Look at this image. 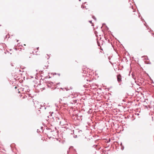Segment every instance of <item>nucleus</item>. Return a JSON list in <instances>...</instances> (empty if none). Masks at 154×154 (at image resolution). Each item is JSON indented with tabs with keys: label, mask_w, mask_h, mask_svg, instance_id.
Masks as SVG:
<instances>
[{
	"label": "nucleus",
	"mask_w": 154,
	"mask_h": 154,
	"mask_svg": "<svg viewBox=\"0 0 154 154\" xmlns=\"http://www.w3.org/2000/svg\"><path fill=\"white\" fill-rule=\"evenodd\" d=\"M77 119L79 120H82V119L83 116L80 113H79L76 115Z\"/></svg>",
	"instance_id": "f257e3e1"
},
{
	"label": "nucleus",
	"mask_w": 154,
	"mask_h": 154,
	"mask_svg": "<svg viewBox=\"0 0 154 154\" xmlns=\"http://www.w3.org/2000/svg\"><path fill=\"white\" fill-rule=\"evenodd\" d=\"M101 39H96L97 44L98 46H100V45L101 44L102 45L103 44V42L102 40H101Z\"/></svg>",
	"instance_id": "f03ea898"
},
{
	"label": "nucleus",
	"mask_w": 154,
	"mask_h": 154,
	"mask_svg": "<svg viewBox=\"0 0 154 154\" xmlns=\"http://www.w3.org/2000/svg\"><path fill=\"white\" fill-rule=\"evenodd\" d=\"M39 106H35V107L36 108V109H46V107H45L44 106H42L41 105H39Z\"/></svg>",
	"instance_id": "7ed1b4c3"
},
{
	"label": "nucleus",
	"mask_w": 154,
	"mask_h": 154,
	"mask_svg": "<svg viewBox=\"0 0 154 154\" xmlns=\"http://www.w3.org/2000/svg\"><path fill=\"white\" fill-rule=\"evenodd\" d=\"M75 134H76L77 133H78V136H80L81 134H82V130H76L75 131Z\"/></svg>",
	"instance_id": "20e7f679"
},
{
	"label": "nucleus",
	"mask_w": 154,
	"mask_h": 154,
	"mask_svg": "<svg viewBox=\"0 0 154 154\" xmlns=\"http://www.w3.org/2000/svg\"><path fill=\"white\" fill-rule=\"evenodd\" d=\"M117 81L118 82H119L121 81V77H117Z\"/></svg>",
	"instance_id": "39448f33"
},
{
	"label": "nucleus",
	"mask_w": 154,
	"mask_h": 154,
	"mask_svg": "<svg viewBox=\"0 0 154 154\" xmlns=\"http://www.w3.org/2000/svg\"><path fill=\"white\" fill-rule=\"evenodd\" d=\"M124 147L123 146H121V149L122 150H123L124 149Z\"/></svg>",
	"instance_id": "423d86ee"
},
{
	"label": "nucleus",
	"mask_w": 154,
	"mask_h": 154,
	"mask_svg": "<svg viewBox=\"0 0 154 154\" xmlns=\"http://www.w3.org/2000/svg\"><path fill=\"white\" fill-rule=\"evenodd\" d=\"M73 95H71L70 96H69L68 97H71L72 98H73Z\"/></svg>",
	"instance_id": "0eeeda50"
},
{
	"label": "nucleus",
	"mask_w": 154,
	"mask_h": 154,
	"mask_svg": "<svg viewBox=\"0 0 154 154\" xmlns=\"http://www.w3.org/2000/svg\"><path fill=\"white\" fill-rule=\"evenodd\" d=\"M77 135H78V134L77 135H75V134H74V136H73L74 137V138H76V137H77Z\"/></svg>",
	"instance_id": "6e6552de"
},
{
	"label": "nucleus",
	"mask_w": 154,
	"mask_h": 154,
	"mask_svg": "<svg viewBox=\"0 0 154 154\" xmlns=\"http://www.w3.org/2000/svg\"><path fill=\"white\" fill-rule=\"evenodd\" d=\"M97 33H97V34H96L95 33V34H96V36L97 37V38H100L101 39V37H98V35H97Z\"/></svg>",
	"instance_id": "1a4fd4ad"
},
{
	"label": "nucleus",
	"mask_w": 154,
	"mask_h": 154,
	"mask_svg": "<svg viewBox=\"0 0 154 154\" xmlns=\"http://www.w3.org/2000/svg\"><path fill=\"white\" fill-rule=\"evenodd\" d=\"M53 84V83L52 82H50L49 83V84H50V85H52Z\"/></svg>",
	"instance_id": "9d476101"
},
{
	"label": "nucleus",
	"mask_w": 154,
	"mask_h": 154,
	"mask_svg": "<svg viewBox=\"0 0 154 154\" xmlns=\"http://www.w3.org/2000/svg\"><path fill=\"white\" fill-rule=\"evenodd\" d=\"M110 139H109V140L107 141V142H106L107 143H108L109 142H110Z\"/></svg>",
	"instance_id": "9b49d317"
},
{
	"label": "nucleus",
	"mask_w": 154,
	"mask_h": 154,
	"mask_svg": "<svg viewBox=\"0 0 154 154\" xmlns=\"http://www.w3.org/2000/svg\"><path fill=\"white\" fill-rule=\"evenodd\" d=\"M97 145H94L93 146V147H97Z\"/></svg>",
	"instance_id": "f8f14e48"
},
{
	"label": "nucleus",
	"mask_w": 154,
	"mask_h": 154,
	"mask_svg": "<svg viewBox=\"0 0 154 154\" xmlns=\"http://www.w3.org/2000/svg\"><path fill=\"white\" fill-rule=\"evenodd\" d=\"M73 146H71L69 149L70 150V149H73Z\"/></svg>",
	"instance_id": "ddd939ff"
},
{
	"label": "nucleus",
	"mask_w": 154,
	"mask_h": 154,
	"mask_svg": "<svg viewBox=\"0 0 154 154\" xmlns=\"http://www.w3.org/2000/svg\"><path fill=\"white\" fill-rule=\"evenodd\" d=\"M105 40H106L107 41H108V42H110V41L109 40V39H105Z\"/></svg>",
	"instance_id": "4468645a"
},
{
	"label": "nucleus",
	"mask_w": 154,
	"mask_h": 154,
	"mask_svg": "<svg viewBox=\"0 0 154 154\" xmlns=\"http://www.w3.org/2000/svg\"><path fill=\"white\" fill-rule=\"evenodd\" d=\"M37 133H39V132H40V131H39L38 129H37Z\"/></svg>",
	"instance_id": "2eb2a0df"
},
{
	"label": "nucleus",
	"mask_w": 154,
	"mask_h": 154,
	"mask_svg": "<svg viewBox=\"0 0 154 154\" xmlns=\"http://www.w3.org/2000/svg\"><path fill=\"white\" fill-rule=\"evenodd\" d=\"M120 145L121 146H123L122 145V143L121 142H120Z\"/></svg>",
	"instance_id": "dca6fc26"
},
{
	"label": "nucleus",
	"mask_w": 154,
	"mask_h": 154,
	"mask_svg": "<svg viewBox=\"0 0 154 154\" xmlns=\"http://www.w3.org/2000/svg\"><path fill=\"white\" fill-rule=\"evenodd\" d=\"M49 113H50V114H51V116H52V113H53V112H49Z\"/></svg>",
	"instance_id": "f3484780"
},
{
	"label": "nucleus",
	"mask_w": 154,
	"mask_h": 154,
	"mask_svg": "<svg viewBox=\"0 0 154 154\" xmlns=\"http://www.w3.org/2000/svg\"><path fill=\"white\" fill-rule=\"evenodd\" d=\"M48 87L49 88H51V86L50 85H48Z\"/></svg>",
	"instance_id": "a211bd4d"
},
{
	"label": "nucleus",
	"mask_w": 154,
	"mask_h": 154,
	"mask_svg": "<svg viewBox=\"0 0 154 154\" xmlns=\"http://www.w3.org/2000/svg\"><path fill=\"white\" fill-rule=\"evenodd\" d=\"M14 49L16 51H17V49L16 48H14Z\"/></svg>",
	"instance_id": "6ab92c4d"
},
{
	"label": "nucleus",
	"mask_w": 154,
	"mask_h": 154,
	"mask_svg": "<svg viewBox=\"0 0 154 154\" xmlns=\"http://www.w3.org/2000/svg\"><path fill=\"white\" fill-rule=\"evenodd\" d=\"M41 129H42H42H43V127H41Z\"/></svg>",
	"instance_id": "aec40b11"
},
{
	"label": "nucleus",
	"mask_w": 154,
	"mask_h": 154,
	"mask_svg": "<svg viewBox=\"0 0 154 154\" xmlns=\"http://www.w3.org/2000/svg\"><path fill=\"white\" fill-rule=\"evenodd\" d=\"M36 48L37 50H38V49H39V47H37Z\"/></svg>",
	"instance_id": "412c9836"
},
{
	"label": "nucleus",
	"mask_w": 154,
	"mask_h": 154,
	"mask_svg": "<svg viewBox=\"0 0 154 154\" xmlns=\"http://www.w3.org/2000/svg\"><path fill=\"white\" fill-rule=\"evenodd\" d=\"M132 77H133V78H134V79H135V78H134V75H133V74H132Z\"/></svg>",
	"instance_id": "4be33fe9"
},
{
	"label": "nucleus",
	"mask_w": 154,
	"mask_h": 154,
	"mask_svg": "<svg viewBox=\"0 0 154 154\" xmlns=\"http://www.w3.org/2000/svg\"><path fill=\"white\" fill-rule=\"evenodd\" d=\"M60 89H62V90H63V88H60Z\"/></svg>",
	"instance_id": "5701e85b"
},
{
	"label": "nucleus",
	"mask_w": 154,
	"mask_h": 154,
	"mask_svg": "<svg viewBox=\"0 0 154 154\" xmlns=\"http://www.w3.org/2000/svg\"><path fill=\"white\" fill-rule=\"evenodd\" d=\"M11 66H14L12 63V64H11Z\"/></svg>",
	"instance_id": "b1692460"
},
{
	"label": "nucleus",
	"mask_w": 154,
	"mask_h": 154,
	"mask_svg": "<svg viewBox=\"0 0 154 154\" xmlns=\"http://www.w3.org/2000/svg\"><path fill=\"white\" fill-rule=\"evenodd\" d=\"M65 89L67 91L69 90L68 89H67L66 88H65Z\"/></svg>",
	"instance_id": "393cba45"
},
{
	"label": "nucleus",
	"mask_w": 154,
	"mask_h": 154,
	"mask_svg": "<svg viewBox=\"0 0 154 154\" xmlns=\"http://www.w3.org/2000/svg\"><path fill=\"white\" fill-rule=\"evenodd\" d=\"M60 84V83H58L57 84V85H59Z\"/></svg>",
	"instance_id": "a878e982"
},
{
	"label": "nucleus",
	"mask_w": 154,
	"mask_h": 154,
	"mask_svg": "<svg viewBox=\"0 0 154 154\" xmlns=\"http://www.w3.org/2000/svg\"><path fill=\"white\" fill-rule=\"evenodd\" d=\"M0 45H2V43L0 42Z\"/></svg>",
	"instance_id": "bb28decb"
},
{
	"label": "nucleus",
	"mask_w": 154,
	"mask_h": 154,
	"mask_svg": "<svg viewBox=\"0 0 154 154\" xmlns=\"http://www.w3.org/2000/svg\"><path fill=\"white\" fill-rule=\"evenodd\" d=\"M18 41H19V40H17V42H18Z\"/></svg>",
	"instance_id": "cd10ccee"
},
{
	"label": "nucleus",
	"mask_w": 154,
	"mask_h": 154,
	"mask_svg": "<svg viewBox=\"0 0 154 154\" xmlns=\"http://www.w3.org/2000/svg\"><path fill=\"white\" fill-rule=\"evenodd\" d=\"M85 85H83V86H84V87H85Z\"/></svg>",
	"instance_id": "c85d7f7f"
},
{
	"label": "nucleus",
	"mask_w": 154,
	"mask_h": 154,
	"mask_svg": "<svg viewBox=\"0 0 154 154\" xmlns=\"http://www.w3.org/2000/svg\"><path fill=\"white\" fill-rule=\"evenodd\" d=\"M2 48H4V47L3 46L2 47Z\"/></svg>",
	"instance_id": "c756f323"
},
{
	"label": "nucleus",
	"mask_w": 154,
	"mask_h": 154,
	"mask_svg": "<svg viewBox=\"0 0 154 154\" xmlns=\"http://www.w3.org/2000/svg\"><path fill=\"white\" fill-rule=\"evenodd\" d=\"M45 67L46 66H45Z\"/></svg>",
	"instance_id": "7c9ffc66"
},
{
	"label": "nucleus",
	"mask_w": 154,
	"mask_h": 154,
	"mask_svg": "<svg viewBox=\"0 0 154 154\" xmlns=\"http://www.w3.org/2000/svg\"><path fill=\"white\" fill-rule=\"evenodd\" d=\"M45 67L46 66H45Z\"/></svg>",
	"instance_id": "2f4dec72"
},
{
	"label": "nucleus",
	"mask_w": 154,
	"mask_h": 154,
	"mask_svg": "<svg viewBox=\"0 0 154 154\" xmlns=\"http://www.w3.org/2000/svg\"><path fill=\"white\" fill-rule=\"evenodd\" d=\"M17 88V87H15V88Z\"/></svg>",
	"instance_id": "473e14b6"
},
{
	"label": "nucleus",
	"mask_w": 154,
	"mask_h": 154,
	"mask_svg": "<svg viewBox=\"0 0 154 154\" xmlns=\"http://www.w3.org/2000/svg\"><path fill=\"white\" fill-rule=\"evenodd\" d=\"M48 129L51 130V129L50 128H49V129Z\"/></svg>",
	"instance_id": "72a5a7b5"
},
{
	"label": "nucleus",
	"mask_w": 154,
	"mask_h": 154,
	"mask_svg": "<svg viewBox=\"0 0 154 154\" xmlns=\"http://www.w3.org/2000/svg\"><path fill=\"white\" fill-rule=\"evenodd\" d=\"M148 63V64H150V63Z\"/></svg>",
	"instance_id": "f704fd0d"
},
{
	"label": "nucleus",
	"mask_w": 154,
	"mask_h": 154,
	"mask_svg": "<svg viewBox=\"0 0 154 154\" xmlns=\"http://www.w3.org/2000/svg\"><path fill=\"white\" fill-rule=\"evenodd\" d=\"M58 75H60V74H58Z\"/></svg>",
	"instance_id": "c9c22d12"
},
{
	"label": "nucleus",
	"mask_w": 154,
	"mask_h": 154,
	"mask_svg": "<svg viewBox=\"0 0 154 154\" xmlns=\"http://www.w3.org/2000/svg\"><path fill=\"white\" fill-rule=\"evenodd\" d=\"M70 88L71 89H72V88H71V87H70Z\"/></svg>",
	"instance_id": "e433bc0d"
},
{
	"label": "nucleus",
	"mask_w": 154,
	"mask_h": 154,
	"mask_svg": "<svg viewBox=\"0 0 154 154\" xmlns=\"http://www.w3.org/2000/svg\"><path fill=\"white\" fill-rule=\"evenodd\" d=\"M24 45H25H25H26L24 44Z\"/></svg>",
	"instance_id": "4c0bfd02"
},
{
	"label": "nucleus",
	"mask_w": 154,
	"mask_h": 154,
	"mask_svg": "<svg viewBox=\"0 0 154 154\" xmlns=\"http://www.w3.org/2000/svg\"><path fill=\"white\" fill-rule=\"evenodd\" d=\"M37 51H36V53L37 54Z\"/></svg>",
	"instance_id": "58836bf2"
},
{
	"label": "nucleus",
	"mask_w": 154,
	"mask_h": 154,
	"mask_svg": "<svg viewBox=\"0 0 154 154\" xmlns=\"http://www.w3.org/2000/svg\"><path fill=\"white\" fill-rule=\"evenodd\" d=\"M74 150H75V151H76V150H75V149H74Z\"/></svg>",
	"instance_id": "ea45409f"
},
{
	"label": "nucleus",
	"mask_w": 154,
	"mask_h": 154,
	"mask_svg": "<svg viewBox=\"0 0 154 154\" xmlns=\"http://www.w3.org/2000/svg\"><path fill=\"white\" fill-rule=\"evenodd\" d=\"M111 44L112 45V42H111Z\"/></svg>",
	"instance_id": "a19ab883"
},
{
	"label": "nucleus",
	"mask_w": 154,
	"mask_h": 154,
	"mask_svg": "<svg viewBox=\"0 0 154 154\" xmlns=\"http://www.w3.org/2000/svg\"><path fill=\"white\" fill-rule=\"evenodd\" d=\"M154 103V102H153Z\"/></svg>",
	"instance_id": "79ce46f5"
},
{
	"label": "nucleus",
	"mask_w": 154,
	"mask_h": 154,
	"mask_svg": "<svg viewBox=\"0 0 154 154\" xmlns=\"http://www.w3.org/2000/svg\"><path fill=\"white\" fill-rule=\"evenodd\" d=\"M76 154H77V153H76Z\"/></svg>",
	"instance_id": "37998d69"
}]
</instances>
